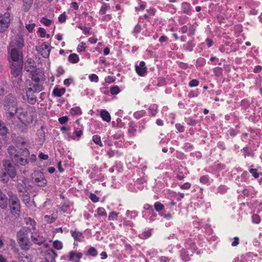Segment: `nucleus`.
<instances>
[{
    "label": "nucleus",
    "mask_w": 262,
    "mask_h": 262,
    "mask_svg": "<svg viewBox=\"0 0 262 262\" xmlns=\"http://www.w3.org/2000/svg\"><path fill=\"white\" fill-rule=\"evenodd\" d=\"M6 117L8 120L14 118L18 110H21V106H18V100L15 96L12 94L6 95L2 101Z\"/></svg>",
    "instance_id": "f257e3e1"
},
{
    "label": "nucleus",
    "mask_w": 262,
    "mask_h": 262,
    "mask_svg": "<svg viewBox=\"0 0 262 262\" xmlns=\"http://www.w3.org/2000/svg\"><path fill=\"white\" fill-rule=\"evenodd\" d=\"M29 227H24L17 233V241L21 249L28 250L31 246V242L29 238V233L30 232Z\"/></svg>",
    "instance_id": "f03ea898"
},
{
    "label": "nucleus",
    "mask_w": 262,
    "mask_h": 262,
    "mask_svg": "<svg viewBox=\"0 0 262 262\" xmlns=\"http://www.w3.org/2000/svg\"><path fill=\"white\" fill-rule=\"evenodd\" d=\"M7 194L9 198V202L10 213L15 217H18L21 209L20 200L17 195L11 191H9Z\"/></svg>",
    "instance_id": "7ed1b4c3"
},
{
    "label": "nucleus",
    "mask_w": 262,
    "mask_h": 262,
    "mask_svg": "<svg viewBox=\"0 0 262 262\" xmlns=\"http://www.w3.org/2000/svg\"><path fill=\"white\" fill-rule=\"evenodd\" d=\"M21 145L24 147L23 149V155L18 156V157L14 160V162H15L17 164L25 166L29 163V160L27 157L30 155L29 150L28 149V143L25 141H22Z\"/></svg>",
    "instance_id": "20e7f679"
},
{
    "label": "nucleus",
    "mask_w": 262,
    "mask_h": 262,
    "mask_svg": "<svg viewBox=\"0 0 262 262\" xmlns=\"http://www.w3.org/2000/svg\"><path fill=\"white\" fill-rule=\"evenodd\" d=\"M17 116L18 119L20 121L26 125L29 124L32 122V117L28 115V113L27 111H25L23 107H21V110H18L15 116Z\"/></svg>",
    "instance_id": "39448f33"
},
{
    "label": "nucleus",
    "mask_w": 262,
    "mask_h": 262,
    "mask_svg": "<svg viewBox=\"0 0 262 262\" xmlns=\"http://www.w3.org/2000/svg\"><path fill=\"white\" fill-rule=\"evenodd\" d=\"M10 20L9 12H5L3 15H0V33H3L6 30L9 26Z\"/></svg>",
    "instance_id": "423d86ee"
},
{
    "label": "nucleus",
    "mask_w": 262,
    "mask_h": 262,
    "mask_svg": "<svg viewBox=\"0 0 262 262\" xmlns=\"http://www.w3.org/2000/svg\"><path fill=\"white\" fill-rule=\"evenodd\" d=\"M33 178L34 182L37 185L43 187L46 186L47 180L45 178L44 174L40 171H35L34 173Z\"/></svg>",
    "instance_id": "0eeeda50"
},
{
    "label": "nucleus",
    "mask_w": 262,
    "mask_h": 262,
    "mask_svg": "<svg viewBox=\"0 0 262 262\" xmlns=\"http://www.w3.org/2000/svg\"><path fill=\"white\" fill-rule=\"evenodd\" d=\"M36 50L43 57L48 58L49 56L50 50L49 43L47 42H44L41 45L36 47Z\"/></svg>",
    "instance_id": "6e6552de"
},
{
    "label": "nucleus",
    "mask_w": 262,
    "mask_h": 262,
    "mask_svg": "<svg viewBox=\"0 0 262 262\" xmlns=\"http://www.w3.org/2000/svg\"><path fill=\"white\" fill-rule=\"evenodd\" d=\"M36 92L33 91L32 88H26V95L27 97V101L30 104H35L37 101V97L35 95Z\"/></svg>",
    "instance_id": "1a4fd4ad"
},
{
    "label": "nucleus",
    "mask_w": 262,
    "mask_h": 262,
    "mask_svg": "<svg viewBox=\"0 0 262 262\" xmlns=\"http://www.w3.org/2000/svg\"><path fill=\"white\" fill-rule=\"evenodd\" d=\"M135 71L139 76L141 77L145 76L148 72L145 62L144 61H141L138 66L136 65Z\"/></svg>",
    "instance_id": "9d476101"
},
{
    "label": "nucleus",
    "mask_w": 262,
    "mask_h": 262,
    "mask_svg": "<svg viewBox=\"0 0 262 262\" xmlns=\"http://www.w3.org/2000/svg\"><path fill=\"white\" fill-rule=\"evenodd\" d=\"M5 171L7 176L11 178H14L16 176V170L15 167L10 162H6L5 165Z\"/></svg>",
    "instance_id": "9b49d317"
},
{
    "label": "nucleus",
    "mask_w": 262,
    "mask_h": 262,
    "mask_svg": "<svg viewBox=\"0 0 262 262\" xmlns=\"http://www.w3.org/2000/svg\"><path fill=\"white\" fill-rule=\"evenodd\" d=\"M27 84L29 85V88H33V91L36 92V93H38L44 90L43 84L39 82H34V83L31 80H27Z\"/></svg>",
    "instance_id": "f8f14e48"
},
{
    "label": "nucleus",
    "mask_w": 262,
    "mask_h": 262,
    "mask_svg": "<svg viewBox=\"0 0 262 262\" xmlns=\"http://www.w3.org/2000/svg\"><path fill=\"white\" fill-rule=\"evenodd\" d=\"M31 79L34 82H39L44 76L43 72L40 69H36L33 72H31Z\"/></svg>",
    "instance_id": "ddd939ff"
},
{
    "label": "nucleus",
    "mask_w": 262,
    "mask_h": 262,
    "mask_svg": "<svg viewBox=\"0 0 262 262\" xmlns=\"http://www.w3.org/2000/svg\"><path fill=\"white\" fill-rule=\"evenodd\" d=\"M83 254L81 252H78L76 251H71L69 253V260L73 262H79L81 258H82Z\"/></svg>",
    "instance_id": "4468645a"
},
{
    "label": "nucleus",
    "mask_w": 262,
    "mask_h": 262,
    "mask_svg": "<svg viewBox=\"0 0 262 262\" xmlns=\"http://www.w3.org/2000/svg\"><path fill=\"white\" fill-rule=\"evenodd\" d=\"M25 70L28 72H33L36 68L35 62L32 58H29L25 64Z\"/></svg>",
    "instance_id": "2eb2a0df"
},
{
    "label": "nucleus",
    "mask_w": 262,
    "mask_h": 262,
    "mask_svg": "<svg viewBox=\"0 0 262 262\" xmlns=\"http://www.w3.org/2000/svg\"><path fill=\"white\" fill-rule=\"evenodd\" d=\"M8 199L0 189V207L3 209H6L8 207Z\"/></svg>",
    "instance_id": "dca6fc26"
},
{
    "label": "nucleus",
    "mask_w": 262,
    "mask_h": 262,
    "mask_svg": "<svg viewBox=\"0 0 262 262\" xmlns=\"http://www.w3.org/2000/svg\"><path fill=\"white\" fill-rule=\"evenodd\" d=\"M31 234V239L32 242L36 244L41 245L45 243L46 241L45 238L42 236L36 234H33L32 232Z\"/></svg>",
    "instance_id": "f3484780"
},
{
    "label": "nucleus",
    "mask_w": 262,
    "mask_h": 262,
    "mask_svg": "<svg viewBox=\"0 0 262 262\" xmlns=\"http://www.w3.org/2000/svg\"><path fill=\"white\" fill-rule=\"evenodd\" d=\"M181 9L183 13L188 15L191 14L192 7L190 3L186 2L182 3Z\"/></svg>",
    "instance_id": "a211bd4d"
},
{
    "label": "nucleus",
    "mask_w": 262,
    "mask_h": 262,
    "mask_svg": "<svg viewBox=\"0 0 262 262\" xmlns=\"http://www.w3.org/2000/svg\"><path fill=\"white\" fill-rule=\"evenodd\" d=\"M83 126L80 125V127H74V132H73V136H74L73 137V139L74 140H78L83 135Z\"/></svg>",
    "instance_id": "6ab92c4d"
},
{
    "label": "nucleus",
    "mask_w": 262,
    "mask_h": 262,
    "mask_svg": "<svg viewBox=\"0 0 262 262\" xmlns=\"http://www.w3.org/2000/svg\"><path fill=\"white\" fill-rule=\"evenodd\" d=\"M70 232L75 241L80 242L84 237L82 233L78 231L71 230Z\"/></svg>",
    "instance_id": "aec40b11"
},
{
    "label": "nucleus",
    "mask_w": 262,
    "mask_h": 262,
    "mask_svg": "<svg viewBox=\"0 0 262 262\" xmlns=\"http://www.w3.org/2000/svg\"><path fill=\"white\" fill-rule=\"evenodd\" d=\"M137 126L136 123L132 121L130 122L128 124V133L129 134V136L134 137L136 136L137 132Z\"/></svg>",
    "instance_id": "412c9836"
},
{
    "label": "nucleus",
    "mask_w": 262,
    "mask_h": 262,
    "mask_svg": "<svg viewBox=\"0 0 262 262\" xmlns=\"http://www.w3.org/2000/svg\"><path fill=\"white\" fill-rule=\"evenodd\" d=\"M8 152L13 161H14V160L16 159L19 155L18 152L16 150V148L13 146H10L8 147Z\"/></svg>",
    "instance_id": "4be33fe9"
},
{
    "label": "nucleus",
    "mask_w": 262,
    "mask_h": 262,
    "mask_svg": "<svg viewBox=\"0 0 262 262\" xmlns=\"http://www.w3.org/2000/svg\"><path fill=\"white\" fill-rule=\"evenodd\" d=\"M34 0H22V8L24 12L29 11L32 6Z\"/></svg>",
    "instance_id": "5701e85b"
},
{
    "label": "nucleus",
    "mask_w": 262,
    "mask_h": 262,
    "mask_svg": "<svg viewBox=\"0 0 262 262\" xmlns=\"http://www.w3.org/2000/svg\"><path fill=\"white\" fill-rule=\"evenodd\" d=\"M25 222L27 225L28 226L27 227L30 228V232H34L36 229V222L35 221L30 217H27L25 219Z\"/></svg>",
    "instance_id": "b1692460"
},
{
    "label": "nucleus",
    "mask_w": 262,
    "mask_h": 262,
    "mask_svg": "<svg viewBox=\"0 0 262 262\" xmlns=\"http://www.w3.org/2000/svg\"><path fill=\"white\" fill-rule=\"evenodd\" d=\"M100 116L104 121L106 122H110L111 120V117L110 113L105 110H101Z\"/></svg>",
    "instance_id": "393cba45"
},
{
    "label": "nucleus",
    "mask_w": 262,
    "mask_h": 262,
    "mask_svg": "<svg viewBox=\"0 0 262 262\" xmlns=\"http://www.w3.org/2000/svg\"><path fill=\"white\" fill-rule=\"evenodd\" d=\"M66 93V89H59L57 87H55L52 92V95L56 97H61Z\"/></svg>",
    "instance_id": "a878e982"
},
{
    "label": "nucleus",
    "mask_w": 262,
    "mask_h": 262,
    "mask_svg": "<svg viewBox=\"0 0 262 262\" xmlns=\"http://www.w3.org/2000/svg\"><path fill=\"white\" fill-rule=\"evenodd\" d=\"M11 58L13 61H18L19 59V51L15 48L12 49L11 51Z\"/></svg>",
    "instance_id": "bb28decb"
},
{
    "label": "nucleus",
    "mask_w": 262,
    "mask_h": 262,
    "mask_svg": "<svg viewBox=\"0 0 262 262\" xmlns=\"http://www.w3.org/2000/svg\"><path fill=\"white\" fill-rule=\"evenodd\" d=\"M158 106L156 104H151L148 107V112L150 115L155 117L158 113Z\"/></svg>",
    "instance_id": "cd10ccee"
},
{
    "label": "nucleus",
    "mask_w": 262,
    "mask_h": 262,
    "mask_svg": "<svg viewBox=\"0 0 262 262\" xmlns=\"http://www.w3.org/2000/svg\"><path fill=\"white\" fill-rule=\"evenodd\" d=\"M22 68H19L17 70L11 69V74L15 78H18L17 83L21 81V75H20Z\"/></svg>",
    "instance_id": "c85d7f7f"
},
{
    "label": "nucleus",
    "mask_w": 262,
    "mask_h": 262,
    "mask_svg": "<svg viewBox=\"0 0 262 262\" xmlns=\"http://www.w3.org/2000/svg\"><path fill=\"white\" fill-rule=\"evenodd\" d=\"M111 7L109 4L103 3L99 11V14L101 15L105 14L107 10L110 9Z\"/></svg>",
    "instance_id": "c756f323"
},
{
    "label": "nucleus",
    "mask_w": 262,
    "mask_h": 262,
    "mask_svg": "<svg viewBox=\"0 0 262 262\" xmlns=\"http://www.w3.org/2000/svg\"><path fill=\"white\" fill-rule=\"evenodd\" d=\"M68 60L72 63H76L79 61L78 55L75 53H72L69 55Z\"/></svg>",
    "instance_id": "7c9ffc66"
},
{
    "label": "nucleus",
    "mask_w": 262,
    "mask_h": 262,
    "mask_svg": "<svg viewBox=\"0 0 262 262\" xmlns=\"http://www.w3.org/2000/svg\"><path fill=\"white\" fill-rule=\"evenodd\" d=\"M70 113L73 116H80L82 114V111L80 107L75 106L70 110Z\"/></svg>",
    "instance_id": "2f4dec72"
},
{
    "label": "nucleus",
    "mask_w": 262,
    "mask_h": 262,
    "mask_svg": "<svg viewBox=\"0 0 262 262\" xmlns=\"http://www.w3.org/2000/svg\"><path fill=\"white\" fill-rule=\"evenodd\" d=\"M8 129L4 122L0 120V135L4 136L8 133Z\"/></svg>",
    "instance_id": "473e14b6"
},
{
    "label": "nucleus",
    "mask_w": 262,
    "mask_h": 262,
    "mask_svg": "<svg viewBox=\"0 0 262 262\" xmlns=\"http://www.w3.org/2000/svg\"><path fill=\"white\" fill-rule=\"evenodd\" d=\"M195 46V44L193 41H188L186 44L183 45V47L186 51L191 52Z\"/></svg>",
    "instance_id": "72a5a7b5"
},
{
    "label": "nucleus",
    "mask_w": 262,
    "mask_h": 262,
    "mask_svg": "<svg viewBox=\"0 0 262 262\" xmlns=\"http://www.w3.org/2000/svg\"><path fill=\"white\" fill-rule=\"evenodd\" d=\"M10 46L12 47L16 46L18 48L21 49L24 46V40L19 38L15 42H12Z\"/></svg>",
    "instance_id": "f704fd0d"
},
{
    "label": "nucleus",
    "mask_w": 262,
    "mask_h": 262,
    "mask_svg": "<svg viewBox=\"0 0 262 262\" xmlns=\"http://www.w3.org/2000/svg\"><path fill=\"white\" fill-rule=\"evenodd\" d=\"M151 230L149 229L147 231H144L142 233L140 234L139 236L140 238L145 239L149 238L151 236Z\"/></svg>",
    "instance_id": "c9c22d12"
},
{
    "label": "nucleus",
    "mask_w": 262,
    "mask_h": 262,
    "mask_svg": "<svg viewBox=\"0 0 262 262\" xmlns=\"http://www.w3.org/2000/svg\"><path fill=\"white\" fill-rule=\"evenodd\" d=\"M92 140L95 143L98 145L100 147L103 146V143L101 141V138L99 135H94L92 137Z\"/></svg>",
    "instance_id": "e433bc0d"
},
{
    "label": "nucleus",
    "mask_w": 262,
    "mask_h": 262,
    "mask_svg": "<svg viewBox=\"0 0 262 262\" xmlns=\"http://www.w3.org/2000/svg\"><path fill=\"white\" fill-rule=\"evenodd\" d=\"M110 92L112 95H117L120 92V89L118 85H114L110 88Z\"/></svg>",
    "instance_id": "4c0bfd02"
},
{
    "label": "nucleus",
    "mask_w": 262,
    "mask_h": 262,
    "mask_svg": "<svg viewBox=\"0 0 262 262\" xmlns=\"http://www.w3.org/2000/svg\"><path fill=\"white\" fill-rule=\"evenodd\" d=\"M154 208L157 212H160L164 209V205L160 202H156L154 204Z\"/></svg>",
    "instance_id": "58836bf2"
},
{
    "label": "nucleus",
    "mask_w": 262,
    "mask_h": 262,
    "mask_svg": "<svg viewBox=\"0 0 262 262\" xmlns=\"http://www.w3.org/2000/svg\"><path fill=\"white\" fill-rule=\"evenodd\" d=\"M146 112L144 110L137 111L134 113V116L135 118L139 119L145 116Z\"/></svg>",
    "instance_id": "ea45409f"
},
{
    "label": "nucleus",
    "mask_w": 262,
    "mask_h": 262,
    "mask_svg": "<svg viewBox=\"0 0 262 262\" xmlns=\"http://www.w3.org/2000/svg\"><path fill=\"white\" fill-rule=\"evenodd\" d=\"M87 254L95 257L98 254L97 250L93 247H91L87 251Z\"/></svg>",
    "instance_id": "a19ab883"
},
{
    "label": "nucleus",
    "mask_w": 262,
    "mask_h": 262,
    "mask_svg": "<svg viewBox=\"0 0 262 262\" xmlns=\"http://www.w3.org/2000/svg\"><path fill=\"white\" fill-rule=\"evenodd\" d=\"M53 247L57 250H61L63 248V245L62 242L58 240H56L53 242Z\"/></svg>",
    "instance_id": "79ce46f5"
},
{
    "label": "nucleus",
    "mask_w": 262,
    "mask_h": 262,
    "mask_svg": "<svg viewBox=\"0 0 262 262\" xmlns=\"http://www.w3.org/2000/svg\"><path fill=\"white\" fill-rule=\"evenodd\" d=\"M67 18H68V16L66 14V12H63L62 14H61L59 16L58 19V21L60 23L62 24L66 21V20L67 19Z\"/></svg>",
    "instance_id": "37998d69"
},
{
    "label": "nucleus",
    "mask_w": 262,
    "mask_h": 262,
    "mask_svg": "<svg viewBox=\"0 0 262 262\" xmlns=\"http://www.w3.org/2000/svg\"><path fill=\"white\" fill-rule=\"evenodd\" d=\"M40 22L45 26L49 27L51 25L52 21L46 17H43L41 19Z\"/></svg>",
    "instance_id": "c03bdc74"
},
{
    "label": "nucleus",
    "mask_w": 262,
    "mask_h": 262,
    "mask_svg": "<svg viewBox=\"0 0 262 262\" xmlns=\"http://www.w3.org/2000/svg\"><path fill=\"white\" fill-rule=\"evenodd\" d=\"M97 213L101 216H106L107 213L105 209L103 207H99L97 209Z\"/></svg>",
    "instance_id": "a18cd8bd"
},
{
    "label": "nucleus",
    "mask_w": 262,
    "mask_h": 262,
    "mask_svg": "<svg viewBox=\"0 0 262 262\" xmlns=\"http://www.w3.org/2000/svg\"><path fill=\"white\" fill-rule=\"evenodd\" d=\"M206 63V60L204 58L200 57L196 61V67H202Z\"/></svg>",
    "instance_id": "49530a36"
},
{
    "label": "nucleus",
    "mask_w": 262,
    "mask_h": 262,
    "mask_svg": "<svg viewBox=\"0 0 262 262\" xmlns=\"http://www.w3.org/2000/svg\"><path fill=\"white\" fill-rule=\"evenodd\" d=\"M118 213L115 212H111L108 217L109 221H117L118 220Z\"/></svg>",
    "instance_id": "de8ad7c7"
},
{
    "label": "nucleus",
    "mask_w": 262,
    "mask_h": 262,
    "mask_svg": "<svg viewBox=\"0 0 262 262\" xmlns=\"http://www.w3.org/2000/svg\"><path fill=\"white\" fill-rule=\"evenodd\" d=\"M17 62H14L11 65V69H14V70H17V69L19 68H22V66H23V61H16Z\"/></svg>",
    "instance_id": "09e8293b"
},
{
    "label": "nucleus",
    "mask_w": 262,
    "mask_h": 262,
    "mask_svg": "<svg viewBox=\"0 0 262 262\" xmlns=\"http://www.w3.org/2000/svg\"><path fill=\"white\" fill-rule=\"evenodd\" d=\"M199 95V91L198 90H191L190 91L188 94V97L189 98H194L198 97Z\"/></svg>",
    "instance_id": "8fccbe9b"
},
{
    "label": "nucleus",
    "mask_w": 262,
    "mask_h": 262,
    "mask_svg": "<svg viewBox=\"0 0 262 262\" xmlns=\"http://www.w3.org/2000/svg\"><path fill=\"white\" fill-rule=\"evenodd\" d=\"M89 79L91 82L97 83L99 81V77L95 74H91L89 76Z\"/></svg>",
    "instance_id": "3c124183"
},
{
    "label": "nucleus",
    "mask_w": 262,
    "mask_h": 262,
    "mask_svg": "<svg viewBox=\"0 0 262 262\" xmlns=\"http://www.w3.org/2000/svg\"><path fill=\"white\" fill-rule=\"evenodd\" d=\"M186 121L188 125L191 126H194L198 123L197 120H194L191 118H186Z\"/></svg>",
    "instance_id": "603ef678"
},
{
    "label": "nucleus",
    "mask_w": 262,
    "mask_h": 262,
    "mask_svg": "<svg viewBox=\"0 0 262 262\" xmlns=\"http://www.w3.org/2000/svg\"><path fill=\"white\" fill-rule=\"evenodd\" d=\"M260 220L259 216L257 214H254L252 216V221L254 224H259Z\"/></svg>",
    "instance_id": "864d4df0"
},
{
    "label": "nucleus",
    "mask_w": 262,
    "mask_h": 262,
    "mask_svg": "<svg viewBox=\"0 0 262 262\" xmlns=\"http://www.w3.org/2000/svg\"><path fill=\"white\" fill-rule=\"evenodd\" d=\"M249 172L253 177L257 179L259 177V173L257 172V170L256 168H251L249 169Z\"/></svg>",
    "instance_id": "5fc2aeb1"
},
{
    "label": "nucleus",
    "mask_w": 262,
    "mask_h": 262,
    "mask_svg": "<svg viewBox=\"0 0 262 262\" xmlns=\"http://www.w3.org/2000/svg\"><path fill=\"white\" fill-rule=\"evenodd\" d=\"M199 80L197 79H195L190 80L188 83V85L190 88L197 86L199 85Z\"/></svg>",
    "instance_id": "6e6d98bb"
},
{
    "label": "nucleus",
    "mask_w": 262,
    "mask_h": 262,
    "mask_svg": "<svg viewBox=\"0 0 262 262\" xmlns=\"http://www.w3.org/2000/svg\"><path fill=\"white\" fill-rule=\"evenodd\" d=\"M200 181L201 183L203 184H207L209 181V179L208 176H203L201 177L200 179Z\"/></svg>",
    "instance_id": "4d7b16f0"
},
{
    "label": "nucleus",
    "mask_w": 262,
    "mask_h": 262,
    "mask_svg": "<svg viewBox=\"0 0 262 262\" xmlns=\"http://www.w3.org/2000/svg\"><path fill=\"white\" fill-rule=\"evenodd\" d=\"M175 127L176 129L178 130L179 133H183L185 130V127L183 125L181 124L180 123H176L175 125Z\"/></svg>",
    "instance_id": "13d9d810"
},
{
    "label": "nucleus",
    "mask_w": 262,
    "mask_h": 262,
    "mask_svg": "<svg viewBox=\"0 0 262 262\" xmlns=\"http://www.w3.org/2000/svg\"><path fill=\"white\" fill-rule=\"evenodd\" d=\"M141 29H142L141 26L139 24H137L134 27L133 33L134 34H139L141 32Z\"/></svg>",
    "instance_id": "bf43d9fd"
},
{
    "label": "nucleus",
    "mask_w": 262,
    "mask_h": 262,
    "mask_svg": "<svg viewBox=\"0 0 262 262\" xmlns=\"http://www.w3.org/2000/svg\"><path fill=\"white\" fill-rule=\"evenodd\" d=\"M38 32L40 33V36L41 37H45V36H46L47 38H49L50 37V35L49 34H47L46 35V32L43 28H39L38 29Z\"/></svg>",
    "instance_id": "052dcab7"
},
{
    "label": "nucleus",
    "mask_w": 262,
    "mask_h": 262,
    "mask_svg": "<svg viewBox=\"0 0 262 262\" xmlns=\"http://www.w3.org/2000/svg\"><path fill=\"white\" fill-rule=\"evenodd\" d=\"M85 48V43L83 42H82L78 45L77 50L78 52H79L82 51H84Z\"/></svg>",
    "instance_id": "680f3d73"
},
{
    "label": "nucleus",
    "mask_w": 262,
    "mask_h": 262,
    "mask_svg": "<svg viewBox=\"0 0 262 262\" xmlns=\"http://www.w3.org/2000/svg\"><path fill=\"white\" fill-rule=\"evenodd\" d=\"M90 199L92 200L94 203H97L99 202V198L96 194L94 193H91L90 195Z\"/></svg>",
    "instance_id": "e2e57ef3"
},
{
    "label": "nucleus",
    "mask_w": 262,
    "mask_h": 262,
    "mask_svg": "<svg viewBox=\"0 0 262 262\" xmlns=\"http://www.w3.org/2000/svg\"><path fill=\"white\" fill-rule=\"evenodd\" d=\"M69 120V118L67 116H63L58 119V121L61 124H64L67 123Z\"/></svg>",
    "instance_id": "0e129e2a"
},
{
    "label": "nucleus",
    "mask_w": 262,
    "mask_h": 262,
    "mask_svg": "<svg viewBox=\"0 0 262 262\" xmlns=\"http://www.w3.org/2000/svg\"><path fill=\"white\" fill-rule=\"evenodd\" d=\"M180 188L183 190L189 189L191 187V184L189 182H186L180 186Z\"/></svg>",
    "instance_id": "69168bd1"
},
{
    "label": "nucleus",
    "mask_w": 262,
    "mask_h": 262,
    "mask_svg": "<svg viewBox=\"0 0 262 262\" xmlns=\"http://www.w3.org/2000/svg\"><path fill=\"white\" fill-rule=\"evenodd\" d=\"M117 153V151H116L113 150H109L108 151H107V155L109 158H111L114 157Z\"/></svg>",
    "instance_id": "338daca9"
},
{
    "label": "nucleus",
    "mask_w": 262,
    "mask_h": 262,
    "mask_svg": "<svg viewBox=\"0 0 262 262\" xmlns=\"http://www.w3.org/2000/svg\"><path fill=\"white\" fill-rule=\"evenodd\" d=\"M38 157L40 160H46L49 158V156L48 155L45 154L42 152H40L38 155Z\"/></svg>",
    "instance_id": "774afa93"
}]
</instances>
